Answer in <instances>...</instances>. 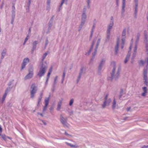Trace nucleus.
<instances>
[{
    "label": "nucleus",
    "instance_id": "09e8293b",
    "mask_svg": "<svg viewBox=\"0 0 148 148\" xmlns=\"http://www.w3.org/2000/svg\"><path fill=\"white\" fill-rule=\"evenodd\" d=\"M50 9V5H47L46 10L49 11Z\"/></svg>",
    "mask_w": 148,
    "mask_h": 148
},
{
    "label": "nucleus",
    "instance_id": "58836bf2",
    "mask_svg": "<svg viewBox=\"0 0 148 148\" xmlns=\"http://www.w3.org/2000/svg\"><path fill=\"white\" fill-rule=\"evenodd\" d=\"M48 105H46L45 104V106L44 107L43 109V112H44L47 109Z\"/></svg>",
    "mask_w": 148,
    "mask_h": 148
},
{
    "label": "nucleus",
    "instance_id": "423d86ee",
    "mask_svg": "<svg viewBox=\"0 0 148 148\" xmlns=\"http://www.w3.org/2000/svg\"><path fill=\"white\" fill-rule=\"evenodd\" d=\"M108 95H106L105 97L104 101L102 105V107L103 108H104L106 106H108L110 102H111V99H110L108 100L107 99Z\"/></svg>",
    "mask_w": 148,
    "mask_h": 148
},
{
    "label": "nucleus",
    "instance_id": "4be33fe9",
    "mask_svg": "<svg viewBox=\"0 0 148 148\" xmlns=\"http://www.w3.org/2000/svg\"><path fill=\"white\" fill-rule=\"evenodd\" d=\"M7 94L5 92V93L3 96L2 98L1 99H0V104H3L4 102L6 96H7Z\"/></svg>",
    "mask_w": 148,
    "mask_h": 148
},
{
    "label": "nucleus",
    "instance_id": "864d4df0",
    "mask_svg": "<svg viewBox=\"0 0 148 148\" xmlns=\"http://www.w3.org/2000/svg\"><path fill=\"white\" fill-rule=\"evenodd\" d=\"M31 0H28V10L29 9V7L31 3Z\"/></svg>",
    "mask_w": 148,
    "mask_h": 148
},
{
    "label": "nucleus",
    "instance_id": "603ef678",
    "mask_svg": "<svg viewBox=\"0 0 148 148\" xmlns=\"http://www.w3.org/2000/svg\"><path fill=\"white\" fill-rule=\"evenodd\" d=\"M137 12V10H135L134 11V17L136 18V16Z\"/></svg>",
    "mask_w": 148,
    "mask_h": 148
},
{
    "label": "nucleus",
    "instance_id": "79ce46f5",
    "mask_svg": "<svg viewBox=\"0 0 148 148\" xmlns=\"http://www.w3.org/2000/svg\"><path fill=\"white\" fill-rule=\"evenodd\" d=\"M100 40H101V39L100 38H99L98 40H97V43L96 46V47H97V48H98V46L99 45L100 42Z\"/></svg>",
    "mask_w": 148,
    "mask_h": 148
},
{
    "label": "nucleus",
    "instance_id": "4468645a",
    "mask_svg": "<svg viewBox=\"0 0 148 148\" xmlns=\"http://www.w3.org/2000/svg\"><path fill=\"white\" fill-rule=\"evenodd\" d=\"M82 15V20H84L86 21V9H84Z\"/></svg>",
    "mask_w": 148,
    "mask_h": 148
},
{
    "label": "nucleus",
    "instance_id": "a18cd8bd",
    "mask_svg": "<svg viewBox=\"0 0 148 148\" xmlns=\"http://www.w3.org/2000/svg\"><path fill=\"white\" fill-rule=\"evenodd\" d=\"M86 21H85L81 20V22L80 25L82 26H83L84 25Z\"/></svg>",
    "mask_w": 148,
    "mask_h": 148
},
{
    "label": "nucleus",
    "instance_id": "3c124183",
    "mask_svg": "<svg viewBox=\"0 0 148 148\" xmlns=\"http://www.w3.org/2000/svg\"><path fill=\"white\" fill-rule=\"evenodd\" d=\"M95 23L93 24V26H92V29H91V31H92V32H94V30L95 29Z\"/></svg>",
    "mask_w": 148,
    "mask_h": 148
},
{
    "label": "nucleus",
    "instance_id": "a878e982",
    "mask_svg": "<svg viewBox=\"0 0 148 148\" xmlns=\"http://www.w3.org/2000/svg\"><path fill=\"white\" fill-rule=\"evenodd\" d=\"M97 47H95V51L94 52L92 53V58L91 59V60H93L94 59L95 56L96 54V52L97 51Z\"/></svg>",
    "mask_w": 148,
    "mask_h": 148
},
{
    "label": "nucleus",
    "instance_id": "2f4dec72",
    "mask_svg": "<svg viewBox=\"0 0 148 148\" xmlns=\"http://www.w3.org/2000/svg\"><path fill=\"white\" fill-rule=\"evenodd\" d=\"M62 101H60L58 103V105L57 109L59 110L60 109L61 106L62 105Z\"/></svg>",
    "mask_w": 148,
    "mask_h": 148
},
{
    "label": "nucleus",
    "instance_id": "6ab92c4d",
    "mask_svg": "<svg viewBox=\"0 0 148 148\" xmlns=\"http://www.w3.org/2000/svg\"><path fill=\"white\" fill-rule=\"evenodd\" d=\"M125 0H123L122 6V13H123L125 12Z\"/></svg>",
    "mask_w": 148,
    "mask_h": 148
},
{
    "label": "nucleus",
    "instance_id": "bb28decb",
    "mask_svg": "<svg viewBox=\"0 0 148 148\" xmlns=\"http://www.w3.org/2000/svg\"><path fill=\"white\" fill-rule=\"evenodd\" d=\"M50 95H49L48 97L45 98V104L46 105H48L49 104V101L50 97Z\"/></svg>",
    "mask_w": 148,
    "mask_h": 148
},
{
    "label": "nucleus",
    "instance_id": "20e7f679",
    "mask_svg": "<svg viewBox=\"0 0 148 148\" xmlns=\"http://www.w3.org/2000/svg\"><path fill=\"white\" fill-rule=\"evenodd\" d=\"M33 68L32 67H30L29 69V73L25 76V78L26 79H28L32 78L34 75Z\"/></svg>",
    "mask_w": 148,
    "mask_h": 148
},
{
    "label": "nucleus",
    "instance_id": "c9c22d12",
    "mask_svg": "<svg viewBox=\"0 0 148 148\" xmlns=\"http://www.w3.org/2000/svg\"><path fill=\"white\" fill-rule=\"evenodd\" d=\"M126 30L125 29H124L122 32V37H125Z\"/></svg>",
    "mask_w": 148,
    "mask_h": 148
},
{
    "label": "nucleus",
    "instance_id": "338daca9",
    "mask_svg": "<svg viewBox=\"0 0 148 148\" xmlns=\"http://www.w3.org/2000/svg\"><path fill=\"white\" fill-rule=\"evenodd\" d=\"M28 39L29 38L28 37V36H27L25 38L24 41L26 42Z\"/></svg>",
    "mask_w": 148,
    "mask_h": 148
},
{
    "label": "nucleus",
    "instance_id": "49530a36",
    "mask_svg": "<svg viewBox=\"0 0 148 148\" xmlns=\"http://www.w3.org/2000/svg\"><path fill=\"white\" fill-rule=\"evenodd\" d=\"M42 98V97H40L38 98V106L39 104L41 102Z\"/></svg>",
    "mask_w": 148,
    "mask_h": 148
},
{
    "label": "nucleus",
    "instance_id": "6e6d98bb",
    "mask_svg": "<svg viewBox=\"0 0 148 148\" xmlns=\"http://www.w3.org/2000/svg\"><path fill=\"white\" fill-rule=\"evenodd\" d=\"M48 44V41L47 39L46 40V42H45V47L47 46Z\"/></svg>",
    "mask_w": 148,
    "mask_h": 148
},
{
    "label": "nucleus",
    "instance_id": "5701e85b",
    "mask_svg": "<svg viewBox=\"0 0 148 148\" xmlns=\"http://www.w3.org/2000/svg\"><path fill=\"white\" fill-rule=\"evenodd\" d=\"M6 49H3L1 53V60H2L6 55Z\"/></svg>",
    "mask_w": 148,
    "mask_h": 148
},
{
    "label": "nucleus",
    "instance_id": "0eeeda50",
    "mask_svg": "<svg viewBox=\"0 0 148 148\" xmlns=\"http://www.w3.org/2000/svg\"><path fill=\"white\" fill-rule=\"evenodd\" d=\"M132 43H131L130 44V46L129 47V51L128 52L127 54V55L126 56V58L125 60V61H124V63L125 64L128 61V60L130 58V52H131V49H132Z\"/></svg>",
    "mask_w": 148,
    "mask_h": 148
},
{
    "label": "nucleus",
    "instance_id": "2eb2a0df",
    "mask_svg": "<svg viewBox=\"0 0 148 148\" xmlns=\"http://www.w3.org/2000/svg\"><path fill=\"white\" fill-rule=\"evenodd\" d=\"M119 38H117L116 45V46L115 47V54H116L118 52L119 49Z\"/></svg>",
    "mask_w": 148,
    "mask_h": 148
},
{
    "label": "nucleus",
    "instance_id": "4d7b16f0",
    "mask_svg": "<svg viewBox=\"0 0 148 148\" xmlns=\"http://www.w3.org/2000/svg\"><path fill=\"white\" fill-rule=\"evenodd\" d=\"M51 73H50V72H48L47 74V78H49L50 76V75L51 74Z\"/></svg>",
    "mask_w": 148,
    "mask_h": 148
},
{
    "label": "nucleus",
    "instance_id": "6e6552de",
    "mask_svg": "<svg viewBox=\"0 0 148 148\" xmlns=\"http://www.w3.org/2000/svg\"><path fill=\"white\" fill-rule=\"evenodd\" d=\"M29 59L28 58H25L23 60V63L22 64L21 70L24 68L27 64L29 62Z\"/></svg>",
    "mask_w": 148,
    "mask_h": 148
},
{
    "label": "nucleus",
    "instance_id": "cd10ccee",
    "mask_svg": "<svg viewBox=\"0 0 148 148\" xmlns=\"http://www.w3.org/2000/svg\"><path fill=\"white\" fill-rule=\"evenodd\" d=\"M107 36L106 41H108L110 39V32L107 31Z\"/></svg>",
    "mask_w": 148,
    "mask_h": 148
},
{
    "label": "nucleus",
    "instance_id": "f257e3e1",
    "mask_svg": "<svg viewBox=\"0 0 148 148\" xmlns=\"http://www.w3.org/2000/svg\"><path fill=\"white\" fill-rule=\"evenodd\" d=\"M114 67L112 71V72L111 73V77L109 78H108V79L109 80L110 79L111 81H112L113 79H114L115 80H116L119 78V73L120 72V69L119 68H118L117 71L115 72L116 64L114 62Z\"/></svg>",
    "mask_w": 148,
    "mask_h": 148
},
{
    "label": "nucleus",
    "instance_id": "de8ad7c7",
    "mask_svg": "<svg viewBox=\"0 0 148 148\" xmlns=\"http://www.w3.org/2000/svg\"><path fill=\"white\" fill-rule=\"evenodd\" d=\"M87 6L88 8H89L90 7L89 3L90 2V0H87Z\"/></svg>",
    "mask_w": 148,
    "mask_h": 148
},
{
    "label": "nucleus",
    "instance_id": "7c9ffc66",
    "mask_svg": "<svg viewBox=\"0 0 148 148\" xmlns=\"http://www.w3.org/2000/svg\"><path fill=\"white\" fill-rule=\"evenodd\" d=\"M66 1L67 0H66ZM65 0H62L61 3L60 4V6H59V7L58 9V12L60 11V10H61V7L62 6V5L64 3V2Z\"/></svg>",
    "mask_w": 148,
    "mask_h": 148
},
{
    "label": "nucleus",
    "instance_id": "c03bdc74",
    "mask_svg": "<svg viewBox=\"0 0 148 148\" xmlns=\"http://www.w3.org/2000/svg\"><path fill=\"white\" fill-rule=\"evenodd\" d=\"M86 21H85L81 20V22L80 25L82 26H83L84 25Z\"/></svg>",
    "mask_w": 148,
    "mask_h": 148
},
{
    "label": "nucleus",
    "instance_id": "ddd939ff",
    "mask_svg": "<svg viewBox=\"0 0 148 148\" xmlns=\"http://www.w3.org/2000/svg\"><path fill=\"white\" fill-rule=\"evenodd\" d=\"M114 23L112 22H110L108 26V28L107 31L109 32H111V30L112 29V27Z\"/></svg>",
    "mask_w": 148,
    "mask_h": 148
},
{
    "label": "nucleus",
    "instance_id": "a211bd4d",
    "mask_svg": "<svg viewBox=\"0 0 148 148\" xmlns=\"http://www.w3.org/2000/svg\"><path fill=\"white\" fill-rule=\"evenodd\" d=\"M147 69L144 68L143 70L144 79V80H147Z\"/></svg>",
    "mask_w": 148,
    "mask_h": 148
},
{
    "label": "nucleus",
    "instance_id": "9d476101",
    "mask_svg": "<svg viewBox=\"0 0 148 148\" xmlns=\"http://www.w3.org/2000/svg\"><path fill=\"white\" fill-rule=\"evenodd\" d=\"M144 36L145 38V48L147 51H148V45L147 44L148 40L147 39V35L146 31H144Z\"/></svg>",
    "mask_w": 148,
    "mask_h": 148
},
{
    "label": "nucleus",
    "instance_id": "7ed1b4c3",
    "mask_svg": "<svg viewBox=\"0 0 148 148\" xmlns=\"http://www.w3.org/2000/svg\"><path fill=\"white\" fill-rule=\"evenodd\" d=\"M37 91V88L34 84H32L31 86L30 90V98L33 99Z\"/></svg>",
    "mask_w": 148,
    "mask_h": 148
},
{
    "label": "nucleus",
    "instance_id": "0e129e2a",
    "mask_svg": "<svg viewBox=\"0 0 148 148\" xmlns=\"http://www.w3.org/2000/svg\"><path fill=\"white\" fill-rule=\"evenodd\" d=\"M112 22L113 23H114V20H113V17L112 16L111 17V21L110 22Z\"/></svg>",
    "mask_w": 148,
    "mask_h": 148
},
{
    "label": "nucleus",
    "instance_id": "052dcab7",
    "mask_svg": "<svg viewBox=\"0 0 148 148\" xmlns=\"http://www.w3.org/2000/svg\"><path fill=\"white\" fill-rule=\"evenodd\" d=\"M93 32H92V31L91 32V34H90V38H91L92 37V36L93 35Z\"/></svg>",
    "mask_w": 148,
    "mask_h": 148
},
{
    "label": "nucleus",
    "instance_id": "aec40b11",
    "mask_svg": "<svg viewBox=\"0 0 148 148\" xmlns=\"http://www.w3.org/2000/svg\"><path fill=\"white\" fill-rule=\"evenodd\" d=\"M7 94L5 92V93L3 96L2 98L1 99H0V104H3L4 102L6 96H7Z\"/></svg>",
    "mask_w": 148,
    "mask_h": 148
},
{
    "label": "nucleus",
    "instance_id": "e433bc0d",
    "mask_svg": "<svg viewBox=\"0 0 148 148\" xmlns=\"http://www.w3.org/2000/svg\"><path fill=\"white\" fill-rule=\"evenodd\" d=\"M146 62H145V60L144 61L142 60H141L139 62V64L140 65L143 66L144 65V63Z\"/></svg>",
    "mask_w": 148,
    "mask_h": 148
},
{
    "label": "nucleus",
    "instance_id": "4c0bfd02",
    "mask_svg": "<svg viewBox=\"0 0 148 148\" xmlns=\"http://www.w3.org/2000/svg\"><path fill=\"white\" fill-rule=\"evenodd\" d=\"M125 37H122V44L123 45H124L125 42Z\"/></svg>",
    "mask_w": 148,
    "mask_h": 148
},
{
    "label": "nucleus",
    "instance_id": "5fc2aeb1",
    "mask_svg": "<svg viewBox=\"0 0 148 148\" xmlns=\"http://www.w3.org/2000/svg\"><path fill=\"white\" fill-rule=\"evenodd\" d=\"M51 23L49 22V27H48L49 29H51Z\"/></svg>",
    "mask_w": 148,
    "mask_h": 148
},
{
    "label": "nucleus",
    "instance_id": "37998d69",
    "mask_svg": "<svg viewBox=\"0 0 148 148\" xmlns=\"http://www.w3.org/2000/svg\"><path fill=\"white\" fill-rule=\"evenodd\" d=\"M145 62H147V65L146 66V69L147 70L148 69V57L146 58L145 60Z\"/></svg>",
    "mask_w": 148,
    "mask_h": 148
},
{
    "label": "nucleus",
    "instance_id": "9b49d317",
    "mask_svg": "<svg viewBox=\"0 0 148 148\" xmlns=\"http://www.w3.org/2000/svg\"><path fill=\"white\" fill-rule=\"evenodd\" d=\"M137 46L136 45H135L134 49V52L132 54V61L131 62L132 63L133 62V60L136 57V53H137Z\"/></svg>",
    "mask_w": 148,
    "mask_h": 148
},
{
    "label": "nucleus",
    "instance_id": "412c9836",
    "mask_svg": "<svg viewBox=\"0 0 148 148\" xmlns=\"http://www.w3.org/2000/svg\"><path fill=\"white\" fill-rule=\"evenodd\" d=\"M7 94L5 92V93L3 96L2 98L1 99H0V104H3L4 102L6 96H7Z\"/></svg>",
    "mask_w": 148,
    "mask_h": 148
},
{
    "label": "nucleus",
    "instance_id": "c85d7f7f",
    "mask_svg": "<svg viewBox=\"0 0 148 148\" xmlns=\"http://www.w3.org/2000/svg\"><path fill=\"white\" fill-rule=\"evenodd\" d=\"M95 43V42L94 41H93L92 42V44L91 45V48H90V49L89 50L88 52V55H89L91 52V50L93 48V46H94V43Z\"/></svg>",
    "mask_w": 148,
    "mask_h": 148
},
{
    "label": "nucleus",
    "instance_id": "c756f323",
    "mask_svg": "<svg viewBox=\"0 0 148 148\" xmlns=\"http://www.w3.org/2000/svg\"><path fill=\"white\" fill-rule=\"evenodd\" d=\"M48 53V51H47L42 56V62H43L44 60L45 57H46L47 56V55Z\"/></svg>",
    "mask_w": 148,
    "mask_h": 148
},
{
    "label": "nucleus",
    "instance_id": "72a5a7b5",
    "mask_svg": "<svg viewBox=\"0 0 148 148\" xmlns=\"http://www.w3.org/2000/svg\"><path fill=\"white\" fill-rule=\"evenodd\" d=\"M11 88H12L10 87H8L6 89L5 91V93L8 94V93L10 91Z\"/></svg>",
    "mask_w": 148,
    "mask_h": 148
},
{
    "label": "nucleus",
    "instance_id": "f8f14e48",
    "mask_svg": "<svg viewBox=\"0 0 148 148\" xmlns=\"http://www.w3.org/2000/svg\"><path fill=\"white\" fill-rule=\"evenodd\" d=\"M84 69V68L83 67H82L81 68V69H80V72H79V76H78V77L77 79V83H78V82H79V80L80 79L81 75H82V73H83Z\"/></svg>",
    "mask_w": 148,
    "mask_h": 148
},
{
    "label": "nucleus",
    "instance_id": "b1692460",
    "mask_svg": "<svg viewBox=\"0 0 148 148\" xmlns=\"http://www.w3.org/2000/svg\"><path fill=\"white\" fill-rule=\"evenodd\" d=\"M143 90L144 92L142 93L141 95L143 96H145L146 94L147 93V88L146 87H144L143 88Z\"/></svg>",
    "mask_w": 148,
    "mask_h": 148
},
{
    "label": "nucleus",
    "instance_id": "680f3d73",
    "mask_svg": "<svg viewBox=\"0 0 148 148\" xmlns=\"http://www.w3.org/2000/svg\"><path fill=\"white\" fill-rule=\"evenodd\" d=\"M65 73L64 72L63 74L62 75V79H64L65 76Z\"/></svg>",
    "mask_w": 148,
    "mask_h": 148
},
{
    "label": "nucleus",
    "instance_id": "ea45409f",
    "mask_svg": "<svg viewBox=\"0 0 148 148\" xmlns=\"http://www.w3.org/2000/svg\"><path fill=\"white\" fill-rule=\"evenodd\" d=\"M73 102H74L73 99H71V100H70V102H69V105L70 106H71L73 104Z\"/></svg>",
    "mask_w": 148,
    "mask_h": 148
},
{
    "label": "nucleus",
    "instance_id": "e2e57ef3",
    "mask_svg": "<svg viewBox=\"0 0 148 148\" xmlns=\"http://www.w3.org/2000/svg\"><path fill=\"white\" fill-rule=\"evenodd\" d=\"M49 78H47L45 82V85H47L48 84V82L49 80Z\"/></svg>",
    "mask_w": 148,
    "mask_h": 148
},
{
    "label": "nucleus",
    "instance_id": "39448f33",
    "mask_svg": "<svg viewBox=\"0 0 148 148\" xmlns=\"http://www.w3.org/2000/svg\"><path fill=\"white\" fill-rule=\"evenodd\" d=\"M67 118H64L61 115L60 116V121L61 123L63 125L64 127H68V124L67 123Z\"/></svg>",
    "mask_w": 148,
    "mask_h": 148
},
{
    "label": "nucleus",
    "instance_id": "f03ea898",
    "mask_svg": "<svg viewBox=\"0 0 148 148\" xmlns=\"http://www.w3.org/2000/svg\"><path fill=\"white\" fill-rule=\"evenodd\" d=\"M47 68V66L46 65L42 64L37 75L40 78L43 76L46 72Z\"/></svg>",
    "mask_w": 148,
    "mask_h": 148
},
{
    "label": "nucleus",
    "instance_id": "1a4fd4ad",
    "mask_svg": "<svg viewBox=\"0 0 148 148\" xmlns=\"http://www.w3.org/2000/svg\"><path fill=\"white\" fill-rule=\"evenodd\" d=\"M105 61L106 60L105 59H102L98 68V71L99 72H100L101 71Z\"/></svg>",
    "mask_w": 148,
    "mask_h": 148
},
{
    "label": "nucleus",
    "instance_id": "f3484780",
    "mask_svg": "<svg viewBox=\"0 0 148 148\" xmlns=\"http://www.w3.org/2000/svg\"><path fill=\"white\" fill-rule=\"evenodd\" d=\"M15 8L14 6V5H13L12 7V17L13 19L14 17H15Z\"/></svg>",
    "mask_w": 148,
    "mask_h": 148
},
{
    "label": "nucleus",
    "instance_id": "774afa93",
    "mask_svg": "<svg viewBox=\"0 0 148 148\" xmlns=\"http://www.w3.org/2000/svg\"><path fill=\"white\" fill-rule=\"evenodd\" d=\"M147 80H145L144 81V84L146 85H147Z\"/></svg>",
    "mask_w": 148,
    "mask_h": 148
},
{
    "label": "nucleus",
    "instance_id": "bf43d9fd",
    "mask_svg": "<svg viewBox=\"0 0 148 148\" xmlns=\"http://www.w3.org/2000/svg\"><path fill=\"white\" fill-rule=\"evenodd\" d=\"M51 0H47V5H50Z\"/></svg>",
    "mask_w": 148,
    "mask_h": 148
},
{
    "label": "nucleus",
    "instance_id": "f704fd0d",
    "mask_svg": "<svg viewBox=\"0 0 148 148\" xmlns=\"http://www.w3.org/2000/svg\"><path fill=\"white\" fill-rule=\"evenodd\" d=\"M135 3V6L134 7L135 10H137L138 7V2H134Z\"/></svg>",
    "mask_w": 148,
    "mask_h": 148
},
{
    "label": "nucleus",
    "instance_id": "dca6fc26",
    "mask_svg": "<svg viewBox=\"0 0 148 148\" xmlns=\"http://www.w3.org/2000/svg\"><path fill=\"white\" fill-rule=\"evenodd\" d=\"M38 42L37 41H34L33 42L32 52L36 49V45L38 44Z\"/></svg>",
    "mask_w": 148,
    "mask_h": 148
},
{
    "label": "nucleus",
    "instance_id": "13d9d810",
    "mask_svg": "<svg viewBox=\"0 0 148 148\" xmlns=\"http://www.w3.org/2000/svg\"><path fill=\"white\" fill-rule=\"evenodd\" d=\"M6 136L5 135H2L1 137L4 140H5L6 139Z\"/></svg>",
    "mask_w": 148,
    "mask_h": 148
},
{
    "label": "nucleus",
    "instance_id": "8fccbe9b",
    "mask_svg": "<svg viewBox=\"0 0 148 148\" xmlns=\"http://www.w3.org/2000/svg\"><path fill=\"white\" fill-rule=\"evenodd\" d=\"M56 81L55 82V81H54V82L53 84V87L54 88V89L56 87Z\"/></svg>",
    "mask_w": 148,
    "mask_h": 148
},
{
    "label": "nucleus",
    "instance_id": "69168bd1",
    "mask_svg": "<svg viewBox=\"0 0 148 148\" xmlns=\"http://www.w3.org/2000/svg\"><path fill=\"white\" fill-rule=\"evenodd\" d=\"M142 148H148V145H144L142 146L141 147Z\"/></svg>",
    "mask_w": 148,
    "mask_h": 148
},
{
    "label": "nucleus",
    "instance_id": "473e14b6",
    "mask_svg": "<svg viewBox=\"0 0 148 148\" xmlns=\"http://www.w3.org/2000/svg\"><path fill=\"white\" fill-rule=\"evenodd\" d=\"M116 101L115 99H114L112 105V108L114 109L115 108L116 105Z\"/></svg>",
    "mask_w": 148,
    "mask_h": 148
},
{
    "label": "nucleus",
    "instance_id": "a19ab883",
    "mask_svg": "<svg viewBox=\"0 0 148 148\" xmlns=\"http://www.w3.org/2000/svg\"><path fill=\"white\" fill-rule=\"evenodd\" d=\"M66 143L67 145L70 146V147H76V146L75 145H72L71 143H69L67 142H66Z\"/></svg>",
    "mask_w": 148,
    "mask_h": 148
},
{
    "label": "nucleus",
    "instance_id": "393cba45",
    "mask_svg": "<svg viewBox=\"0 0 148 148\" xmlns=\"http://www.w3.org/2000/svg\"><path fill=\"white\" fill-rule=\"evenodd\" d=\"M140 35V33H138L136 36V39L135 42V45H136L137 46V45L138 43V42L139 39V36Z\"/></svg>",
    "mask_w": 148,
    "mask_h": 148
}]
</instances>
